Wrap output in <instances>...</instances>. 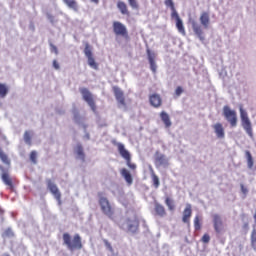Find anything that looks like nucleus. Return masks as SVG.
Returning <instances> with one entry per match:
<instances>
[{"instance_id": "obj_1", "label": "nucleus", "mask_w": 256, "mask_h": 256, "mask_svg": "<svg viewBox=\"0 0 256 256\" xmlns=\"http://www.w3.org/2000/svg\"><path fill=\"white\" fill-rule=\"evenodd\" d=\"M4 142L6 145H9V142L7 141V137L2 136L0 138V159L4 165H6L7 168L0 165V171H1V179L7 187H9L10 191H14L15 185L13 184V178L9 175V168L11 167V159H9V156L3 151V148H1V142Z\"/></svg>"}, {"instance_id": "obj_2", "label": "nucleus", "mask_w": 256, "mask_h": 256, "mask_svg": "<svg viewBox=\"0 0 256 256\" xmlns=\"http://www.w3.org/2000/svg\"><path fill=\"white\" fill-rule=\"evenodd\" d=\"M64 245H66L69 251L81 250L83 249V242L81 241V236L79 234H75L71 239V235L69 233L63 234Z\"/></svg>"}, {"instance_id": "obj_3", "label": "nucleus", "mask_w": 256, "mask_h": 256, "mask_svg": "<svg viewBox=\"0 0 256 256\" xmlns=\"http://www.w3.org/2000/svg\"><path fill=\"white\" fill-rule=\"evenodd\" d=\"M240 119L242 122V127L246 131L247 135L253 139V127L251 126V120H249V114L243 109V106H240Z\"/></svg>"}, {"instance_id": "obj_4", "label": "nucleus", "mask_w": 256, "mask_h": 256, "mask_svg": "<svg viewBox=\"0 0 256 256\" xmlns=\"http://www.w3.org/2000/svg\"><path fill=\"white\" fill-rule=\"evenodd\" d=\"M115 145L121 157L125 159L127 167H129V169H131L132 171H135V169H137V165L131 163V153H129L128 150L125 149V145L120 142L116 143Z\"/></svg>"}, {"instance_id": "obj_5", "label": "nucleus", "mask_w": 256, "mask_h": 256, "mask_svg": "<svg viewBox=\"0 0 256 256\" xmlns=\"http://www.w3.org/2000/svg\"><path fill=\"white\" fill-rule=\"evenodd\" d=\"M98 203L104 215L110 218L113 217V215H115V208H113L111 202H109V199H107V197H100Z\"/></svg>"}, {"instance_id": "obj_6", "label": "nucleus", "mask_w": 256, "mask_h": 256, "mask_svg": "<svg viewBox=\"0 0 256 256\" xmlns=\"http://www.w3.org/2000/svg\"><path fill=\"white\" fill-rule=\"evenodd\" d=\"M223 115L231 127H237V112L235 110H231L229 106H224Z\"/></svg>"}, {"instance_id": "obj_7", "label": "nucleus", "mask_w": 256, "mask_h": 256, "mask_svg": "<svg viewBox=\"0 0 256 256\" xmlns=\"http://www.w3.org/2000/svg\"><path fill=\"white\" fill-rule=\"evenodd\" d=\"M114 34L117 37H129V32L127 31V27L125 24L119 22V21H114L112 24Z\"/></svg>"}, {"instance_id": "obj_8", "label": "nucleus", "mask_w": 256, "mask_h": 256, "mask_svg": "<svg viewBox=\"0 0 256 256\" xmlns=\"http://www.w3.org/2000/svg\"><path fill=\"white\" fill-rule=\"evenodd\" d=\"M80 93H81L84 101H86V103H88L91 110L95 113V111H97V105H95V100L93 99V94H91V92L87 88H81Z\"/></svg>"}, {"instance_id": "obj_9", "label": "nucleus", "mask_w": 256, "mask_h": 256, "mask_svg": "<svg viewBox=\"0 0 256 256\" xmlns=\"http://www.w3.org/2000/svg\"><path fill=\"white\" fill-rule=\"evenodd\" d=\"M84 54L87 57L88 65L92 67V69H99V65L97 64V62H95V58L93 57V52L91 50V45H89V43L85 44Z\"/></svg>"}, {"instance_id": "obj_10", "label": "nucleus", "mask_w": 256, "mask_h": 256, "mask_svg": "<svg viewBox=\"0 0 256 256\" xmlns=\"http://www.w3.org/2000/svg\"><path fill=\"white\" fill-rule=\"evenodd\" d=\"M47 188L49 189L50 193H52L53 197L58 201V205H61V191L57 187V184L53 183L51 179L47 180Z\"/></svg>"}, {"instance_id": "obj_11", "label": "nucleus", "mask_w": 256, "mask_h": 256, "mask_svg": "<svg viewBox=\"0 0 256 256\" xmlns=\"http://www.w3.org/2000/svg\"><path fill=\"white\" fill-rule=\"evenodd\" d=\"M192 215H193V207L191 206V204H186V207L182 213V222L185 223L188 227H191Z\"/></svg>"}, {"instance_id": "obj_12", "label": "nucleus", "mask_w": 256, "mask_h": 256, "mask_svg": "<svg viewBox=\"0 0 256 256\" xmlns=\"http://www.w3.org/2000/svg\"><path fill=\"white\" fill-rule=\"evenodd\" d=\"M189 23H190L195 35H197V37L200 38V41H203V39H204L203 28L201 27V25L197 22V20H195L193 18L189 19Z\"/></svg>"}, {"instance_id": "obj_13", "label": "nucleus", "mask_w": 256, "mask_h": 256, "mask_svg": "<svg viewBox=\"0 0 256 256\" xmlns=\"http://www.w3.org/2000/svg\"><path fill=\"white\" fill-rule=\"evenodd\" d=\"M112 89H113V93L116 98V101H118V103L120 105L125 107L127 105V103L125 102V94L123 93V90H121V88H119V86H113Z\"/></svg>"}, {"instance_id": "obj_14", "label": "nucleus", "mask_w": 256, "mask_h": 256, "mask_svg": "<svg viewBox=\"0 0 256 256\" xmlns=\"http://www.w3.org/2000/svg\"><path fill=\"white\" fill-rule=\"evenodd\" d=\"M213 226L214 230L218 235H221V232L225 230V226L223 225V220L221 219V216L218 214H215L213 216Z\"/></svg>"}, {"instance_id": "obj_15", "label": "nucleus", "mask_w": 256, "mask_h": 256, "mask_svg": "<svg viewBox=\"0 0 256 256\" xmlns=\"http://www.w3.org/2000/svg\"><path fill=\"white\" fill-rule=\"evenodd\" d=\"M150 105L155 109H159L163 105V100L159 94H152L149 97Z\"/></svg>"}, {"instance_id": "obj_16", "label": "nucleus", "mask_w": 256, "mask_h": 256, "mask_svg": "<svg viewBox=\"0 0 256 256\" xmlns=\"http://www.w3.org/2000/svg\"><path fill=\"white\" fill-rule=\"evenodd\" d=\"M214 133H216V137L218 139H225V128H223V124L216 123L213 126Z\"/></svg>"}, {"instance_id": "obj_17", "label": "nucleus", "mask_w": 256, "mask_h": 256, "mask_svg": "<svg viewBox=\"0 0 256 256\" xmlns=\"http://www.w3.org/2000/svg\"><path fill=\"white\" fill-rule=\"evenodd\" d=\"M200 23L204 27V29L209 28V24L211 23V16L209 12H202L200 15Z\"/></svg>"}, {"instance_id": "obj_18", "label": "nucleus", "mask_w": 256, "mask_h": 256, "mask_svg": "<svg viewBox=\"0 0 256 256\" xmlns=\"http://www.w3.org/2000/svg\"><path fill=\"white\" fill-rule=\"evenodd\" d=\"M117 8L119 9L121 15H126L127 17L131 15V12H129V8L127 7V3L123 1H118Z\"/></svg>"}, {"instance_id": "obj_19", "label": "nucleus", "mask_w": 256, "mask_h": 256, "mask_svg": "<svg viewBox=\"0 0 256 256\" xmlns=\"http://www.w3.org/2000/svg\"><path fill=\"white\" fill-rule=\"evenodd\" d=\"M160 119L164 123L166 129H169V127H171L172 125L171 118L169 117V114H167V112L162 111L160 113Z\"/></svg>"}, {"instance_id": "obj_20", "label": "nucleus", "mask_w": 256, "mask_h": 256, "mask_svg": "<svg viewBox=\"0 0 256 256\" xmlns=\"http://www.w3.org/2000/svg\"><path fill=\"white\" fill-rule=\"evenodd\" d=\"M122 177H124L126 183L128 185H133V177L131 176V173H129V170L127 168H122L120 171Z\"/></svg>"}, {"instance_id": "obj_21", "label": "nucleus", "mask_w": 256, "mask_h": 256, "mask_svg": "<svg viewBox=\"0 0 256 256\" xmlns=\"http://www.w3.org/2000/svg\"><path fill=\"white\" fill-rule=\"evenodd\" d=\"M154 211H155L156 215H158V217H165V215H167V211L165 210V206H163L159 203L155 204Z\"/></svg>"}, {"instance_id": "obj_22", "label": "nucleus", "mask_w": 256, "mask_h": 256, "mask_svg": "<svg viewBox=\"0 0 256 256\" xmlns=\"http://www.w3.org/2000/svg\"><path fill=\"white\" fill-rule=\"evenodd\" d=\"M62 1L65 5H67L69 9H72V11H75V12L79 11V5L77 4L76 0H62Z\"/></svg>"}, {"instance_id": "obj_23", "label": "nucleus", "mask_w": 256, "mask_h": 256, "mask_svg": "<svg viewBox=\"0 0 256 256\" xmlns=\"http://www.w3.org/2000/svg\"><path fill=\"white\" fill-rule=\"evenodd\" d=\"M148 61L150 64V69L153 73H157V64L155 63V56L151 55V51L148 50Z\"/></svg>"}, {"instance_id": "obj_24", "label": "nucleus", "mask_w": 256, "mask_h": 256, "mask_svg": "<svg viewBox=\"0 0 256 256\" xmlns=\"http://www.w3.org/2000/svg\"><path fill=\"white\" fill-rule=\"evenodd\" d=\"M165 163H167V158H165V155L156 153L155 165L161 167V165H165Z\"/></svg>"}, {"instance_id": "obj_25", "label": "nucleus", "mask_w": 256, "mask_h": 256, "mask_svg": "<svg viewBox=\"0 0 256 256\" xmlns=\"http://www.w3.org/2000/svg\"><path fill=\"white\" fill-rule=\"evenodd\" d=\"M75 153L81 161H85V151L83 150V146L81 144H77L75 148Z\"/></svg>"}, {"instance_id": "obj_26", "label": "nucleus", "mask_w": 256, "mask_h": 256, "mask_svg": "<svg viewBox=\"0 0 256 256\" xmlns=\"http://www.w3.org/2000/svg\"><path fill=\"white\" fill-rule=\"evenodd\" d=\"M151 179H152L153 187L155 189H159L161 182L159 181V176H157V174H155L154 170H151Z\"/></svg>"}, {"instance_id": "obj_27", "label": "nucleus", "mask_w": 256, "mask_h": 256, "mask_svg": "<svg viewBox=\"0 0 256 256\" xmlns=\"http://www.w3.org/2000/svg\"><path fill=\"white\" fill-rule=\"evenodd\" d=\"M128 225V231H130L131 233H135V231H137V229L139 228V221L134 220V221H129L127 222Z\"/></svg>"}, {"instance_id": "obj_28", "label": "nucleus", "mask_w": 256, "mask_h": 256, "mask_svg": "<svg viewBox=\"0 0 256 256\" xmlns=\"http://www.w3.org/2000/svg\"><path fill=\"white\" fill-rule=\"evenodd\" d=\"M176 29H178V32L184 37L185 35H187V32L185 31V26L183 25V20H176Z\"/></svg>"}, {"instance_id": "obj_29", "label": "nucleus", "mask_w": 256, "mask_h": 256, "mask_svg": "<svg viewBox=\"0 0 256 256\" xmlns=\"http://www.w3.org/2000/svg\"><path fill=\"white\" fill-rule=\"evenodd\" d=\"M9 94V87L3 83H0V99H5Z\"/></svg>"}, {"instance_id": "obj_30", "label": "nucleus", "mask_w": 256, "mask_h": 256, "mask_svg": "<svg viewBox=\"0 0 256 256\" xmlns=\"http://www.w3.org/2000/svg\"><path fill=\"white\" fill-rule=\"evenodd\" d=\"M245 155L247 159L248 169H253L254 161H253V156L251 155V152L249 150H246Z\"/></svg>"}, {"instance_id": "obj_31", "label": "nucleus", "mask_w": 256, "mask_h": 256, "mask_svg": "<svg viewBox=\"0 0 256 256\" xmlns=\"http://www.w3.org/2000/svg\"><path fill=\"white\" fill-rule=\"evenodd\" d=\"M250 245L251 248L256 251V229H253L250 234Z\"/></svg>"}, {"instance_id": "obj_32", "label": "nucleus", "mask_w": 256, "mask_h": 256, "mask_svg": "<svg viewBox=\"0 0 256 256\" xmlns=\"http://www.w3.org/2000/svg\"><path fill=\"white\" fill-rule=\"evenodd\" d=\"M165 205H167L169 211H175V202L171 198L165 199Z\"/></svg>"}, {"instance_id": "obj_33", "label": "nucleus", "mask_w": 256, "mask_h": 256, "mask_svg": "<svg viewBox=\"0 0 256 256\" xmlns=\"http://www.w3.org/2000/svg\"><path fill=\"white\" fill-rule=\"evenodd\" d=\"M194 229L195 231H200L201 229V218L199 215L195 216L194 218Z\"/></svg>"}, {"instance_id": "obj_34", "label": "nucleus", "mask_w": 256, "mask_h": 256, "mask_svg": "<svg viewBox=\"0 0 256 256\" xmlns=\"http://www.w3.org/2000/svg\"><path fill=\"white\" fill-rule=\"evenodd\" d=\"M24 141L26 145H32V141H31V132L30 131H25L24 132Z\"/></svg>"}, {"instance_id": "obj_35", "label": "nucleus", "mask_w": 256, "mask_h": 256, "mask_svg": "<svg viewBox=\"0 0 256 256\" xmlns=\"http://www.w3.org/2000/svg\"><path fill=\"white\" fill-rule=\"evenodd\" d=\"M30 161L34 165H37V151L33 150V151L30 152Z\"/></svg>"}, {"instance_id": "obj_36", "label": "nucleus", "mask_w": 256, "mask_h": 256, "mask_svg": "<svg viewBox=\"0 0 256 256\" xmlns=\"http://www.w3.org/2000/svg\"><path fill=\"white\" fill-rule=\"evenodd\" d=\"M2 237H15V233H13V230H11V228H8L4 231Z\"/></svg>"}, {"instance_id": "obj_37", "label": "nucleus", "mask_w": 256, "mask_h": 256, "mask_svg": "<svg viewBox=\"0 0 256 256\" xmlns=\"http://www.w3.org/2000/svg\"><path fill=\"white\" fill-rule=\"evenodd\" d=\"M171 17L172 19H176V21H179V19H181V17H179V13H177V10L175 8L171 9Z\"/></svg>"}, {"instance_id": "obj_38", "label": "nucleus", "mask_w": 256, "mask_h": 256, "mask_svg": "<svg viewBox=\"0 0 256 256\" xmlns=\"http://www.w3.org/2000/svg\"><path fill=\"white\" fill-rule=\"evenodd\" d=\"M128 3L132 9H139V3L137 0H128Z\"/></svg>"}, {"instance_id": "obj_39", "label": "nucleus", "mask_w": 256, "mask_h": 256, "mask_svg": "<svg viewBox=\"0 0 256 256\" xmlns=\"http://www.w3.org/2000/svg\"><path fill=\"white\" fill-rule=\"evenodd\" d=\"M164 4L166 5V7H170V9H175V3L173 2V0H165Z\"/></svg>"}, {"instance_id": "obj_40", "label": "nucleus", "mask_w": 256, "mask_h": 256, "mask_svg": "<svg viewBox=\"0 0 256 256\" xmlns=\"http://www.w3.org/2000/svg\"><path fill=\"white\" fill-rule=\"evenodd\" d=\"M202 243H209L211 241V236L209 234H204L201 239Z\"/></svg>"}, {"instance_id": "obj_41", "label": "nucleus", "mask_w": 256, "mask_h": 256, "mask_svg": "<svg viewBox=\"0 0 256 256\" xmlns=\"http://www.w3.org/2000/svg\"><path fill=\"white\" fill-rule=\"evenodd\" d=\"M50 51L52 53H55V55H59V50L57 49V46L50 44Z\"/></svg>"}, {"instance_id": "obj_42", "label": "nucleus", "mask_w": 256, "mask_h": 256, "mask_svg": "<svg viewBox=\"0 0 256 256\" xmlns=\"http://www.w3.org/2000/svg\"><path fill=\"white\" fill-rule=\"evenodd\" d=\"M183 93V87L178 86L175 90L176 97H180V95Z\"/></svg>"}, {"instance_id": "obj_43", "label": "nucleus", "mask_w": 256, "mask_h": 256, "mask_svg": "<svg viewBox=\"0 0 256 256\" xmlns=\"http://www.w3.org/2000/svg\"><path fill=\"white\" fill-rule=\"evenodd\" d=\"M103 243L105 244L107 249H109V251H113V246H111V243H109L108 240H103Z\"/></svg>"}, {"instance_id": "obj_44", "label": "nucleus", "mask_w": 256, "mask_h": 256, "mask_svg": "<svg viewBox=\"0 0 256 256\" xmlns=\"http://www.w3.org/2000/svg\"><path fill=\"white\" fill-rule=\"evenodd\" d=\"M47 19H49L51 23H55V16L54 15L47 14Z\"/></svg>"}, {"instance_id": "obj_45", "label": "nucleus", "mask_w": 256, "mask_h": 256, "mask_svg": "<svg viewBox=\"0 0 256 256\" xmlns=\"http://www.w3.org/2000/svg\"><path fill=\"white\" fill-rule=\"evenodd\" d=\"M53 67H54V69H60V66H59V62H57V60H54L53 61Z\"/></svg>"}, {"instance_id": "obj_46", "label": "nucleus", "mask_w": 256, "mask_h": 256, "mask_svg": "<svg viewBox=\"0 0 256 256\" xmlns=\"http://www.w3.org/2000/svg\"><path fill=\"white\" fill-rule=\"evenodd\" d=\"M241 190H242V193H247V188H245V186L241 185Z\"/></svg>"}, {"instance_id": "obj_47", "label": "nucleus", "mask_w": 256, "mask_h": 256, "mask_svg": "<svg viewBox=\"0 0 256 256\" xmlns=\"http://www.w3.org/2000/svg\"><path fill=\"white\" fill-rule=\"evenodd\" d=\"M91 3H94L95 5H99V0H90Z\"/></svg>"}, {"instance_id": "obj_48", "label": "nucleus", "mask_w": 256, "mask_h": 256, "mask_svg": "<svg viewBox=\"0 0 256 256\" xmlns=\"http://www.w3.org/2000/svg\"><path fill=\"white\" fill-rule=\"evenodd\" d=\"M245 227H249V224L246 223V224H245Z\"/></svg>"}, {"instance_id": "obj_49", "label": "nucleus", "mask_w": 256, "mask_h": 256, "mask_svg": "<svg viewBox=\"0 0 256 256\" xmlns=\"http://www.w3.org/2000/svg\"><path fill=\"white\" fill-rule=\"evenodd\" d=\"M4 256H11V255H9V254H5Z\"/></svg>"}]
</instances>
